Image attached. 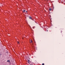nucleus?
Instances as JSON below:
<instances>
[{"mask_svg":"<svg viewBox=\"0 0 65 65\" xmlns=\"http://www.w3.org/2000/svg\"><path fill=\"white\" fill-rule=\"evenodd\" d=\"M28 63L30 64V65H32V62H31V61H30V60H28Z\"/></svg>","mask_w":65,"mask_h":65,"instance_id":"1","label":"nucleus"},{"mask_svg":"<svg viewBox=\"0 0 65 65\" xmlns=\"http://www.w3.org/2000/svg\"><path fill=\"white\" fill-rule=\"evenodd\" d=\"M49 10H50V11H51V10H52V8H50L49 9Z\"/></svg>","mask_w":65,"mask_h":65,"instance_id":"2","label":"nucleus"},{"mask_svg":"<svg viewBox=\"0 0 65 65\" xmlns=\"http://www.w3.org/2000/svg\"><path fill=\"white\" fill-rule=\"evenodd\" d=\"M29 18L30 19H32V17H31L30 16L29 17Z\"/></svg>","mask_w":65,"mask_h":65,"instance_id":"3","label":"nucleus"},{"mask_svg":"<svg viewBox=\"0 0 65 65\" xmlns=\"http://www.w3.org/2000/svg\"><path fill=\"white\" fill-rule=\"evenodd\" d=\"M25 10H24L23 11V12H25Z\"/></svg>","mask_w":65,"mask_h":65,"instance_id":"4","label":"nucleus"},{"mask_svg":"<svg viewBox=\"0 0 65 65\" xmlns=\"http://www.w3.org/2000/svg\"><path fill=\"white\" fill-rule=\"evenodd\" d=\"M17 42L19 44L20 43V42H19V41H18Z\"/></svg>","mask_w":65,"mask_h":65,"instance_id":"5","label":"nucleus"},{"mask_svg":"<svg viewBox=\"0 0 65 65\" xmlns=\"http://www.w3.org/2000/svg\"><path fill=\"white\" fill-rule=\"evenodd\" d=\"M10 61L9 60H8L7 61V62H10Z\"/></svg>","mask_w":65,"mask_h":65,"instance_id":"6","label":"nucleus"},{"mask_svg":"<svg viewBox=\"0 0 65 65\" xmlns=\"http://www.w3.org/2000/svg\"><path fill=\"white\" fill-rule=\"evenodd\" d=\"M42 65H44V63H42Z\"/></svg>","mask_w":65,"mask_h":65,"instance_id":"7","label":"nucleus"},{"mask_svg":"<svg viewBox=\"0 0 65 65\" xmlns=\"http://www.w3.org/2000/svg\"><path fill=\"white\" fill-rule=\"evenodd\" d=\"M32 42V41H30V43H31Z\"/></svg>","mask_w":65,"mask_h":65,"instance_id":"8","label":"nucleus"},{"mask_svg":"<svg viewBox=\"0 0 65 65\" xmlns=\"http://www.w3.org/2000/svg\"><path fill=\"white\" fill-rule=\"evenodd\" d=\"M26 12H27V11H26Z\"/></svg>","mask_w":65,"mask_h":65,"instance_id":"9","label":"nucleus"},{"mask_svg":"<svg viewBox=\"0 0 65 65\" xmlns=\"http://www.w3.org/2000/svg\"><path fill=\"white\" fill-rule=\"evenodd\" d=\"M30 41H32V40H30Z\"/></svg>","mask_w":65,"mask_h":65,"instance_id":"10","label":"nucleus"}]
</instances>
